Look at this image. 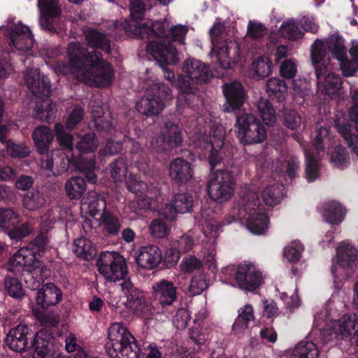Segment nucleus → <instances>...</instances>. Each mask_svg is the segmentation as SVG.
Segmentation results:
<instances>
[{"label":"nucleus","instance_id":"22","mask_svg":"<svg viewBox=\"0 0 358 358\" xmlns=\"http://www.w3.org/2000/svg\"><path fill=\"white\" fill-rule=\"evenodd\" d=\"M225 99L222 110L233 113L237 115L247 99V92L243 85L238 81L224 83L222 86Z\"/></svg>","mask_w":358,"mask_h":358},{"label":"nucleus","instance_id":"32","mask_svg":"<svg viewBox=\"0 0 358 358\" xmlns=\"http://www.w3.org/2000/svg\"><path fill=\"white\" fill-rule=\"evenodd\" d=\"M32 138L36 151L41 157L49 153L54 134L48 127L43 125L36 127L32 133Z\"/></svg>","mask_w":358,"mask_h":358},{"label":"nucleus","instance_id":"63","mask_svg":"<svg viewBox=\"0 0 358 358\" xmlns=\"http://www.w3.org/2000/svg\"><path fill=\"white\" fill-rule=\"evenodd\" d=\"M180 266L184 272L192 273L199 270L202 267V262L195 256L187 255L183 258Z\"/></svg>","mask_w":358,"mask_h":358},{"label":"nucleus","instance_id":"8","mask_svg":"<svg viewBox=\"0 0 358 358\" xmlns=\"http://www.w3.org/2000/svg\"><path fill=\"white\" fill-rule=\"evenodd\" d=\"M48 243L47 234L40 232L27 247L20 248L10 259L9 270L13 271L17 266H24L32 275H41L43 262L39 258L43 255Z\"/></svg>","mask_w":358,"mask_h":358},{"label":"nucleus","instance_id":"9","mask_svg":"<svg viewBox=\"0 0 358 358\" xmlns=\"http://www.w3.org/2000/svg\"><path fill=\"white\" fill-rule=\"evenodd\" d=\"M108 340L106 348L110 358H139L141 349L136 339L122 324L110 326Z\"/></svg>","mask_w":358,"mask_h":358},{"label":"nucleus","instance_id":"34","mask_svg":"<svg viewBox=\"0 0 358 358\" xmlns=\"http://www.w3.org/2000/svg\"><path fill=\"white\" fill-rule=\"evenodd\" d=\"M327 48L322 41L317 39L311 46L310 57L316 76L327 72L325 64Z\"/></svg>","mask_w":358,"mask_h":358},{"label":"nucleus","instance_id":"12","mask_svg":"<svg viewBox=\"0 0 358 358\" xmlns=\"http://www.w3.org/2000/svg\"><path fill=\"white\" fill-rule=\"evenodd\" d=\"M235 126L237 127V137L243 145L259 143L266 138L265 127L252 114L237 115Z\"/></svg>","mask_w":358,"mask_h":358},{"label":"nucleus","instance_id":"35","mask_svg":"<svg viewBox=\"0 0 358 358\" xmlns=\"http://www.w3.org/2000/svg\"><path fill=\"white\" fill-rule=\"evenodd\" d=\"M338 263L343 268L352 269L357 264V250L349 243H343L337 249Z\"/></svg>","mask_w":358,"mask_h":358},{"label":"nucleus","instance_id":"19","mask_svg":"<svg viewBox=\"0 0 358 358\" xmlns=\"http://www.w3.org/2000/svg\"><path fill=\"white\" fill-rule=\"evenodd\" d=\"M351 122L345 120L335 122L338 133L344 138L349 148L358 157V90L352 96V106L348 111Z\"/></svg>","mask_w":358,"mask_h":358},{"label":"nucleus","instance_id":"49","mask_svg":"<svg viewBox=\"0 0 358 358\" xmlns=\"http://www.w3.org/2000/svg\"><path fill=\"white\" fill-rule=\"evenodd\" d=\"M330 162L339 169H344L350 164V155L348 150L341 145H336L331 151Z\"/></svg>","mask_w":358,"mask_h":358},{"label":"nucleus","instance_id":"64","mask_svg":"<svg viewBox=\"0 0 358 358\" xmlns=\"http://www.w3.org/2000/svg\"><path fill=\"white\" fill-rule=\"evenodd\" d=\"M266 33V28L261 22L250 21L248 24V35L254 39L262 38Z\"/></svg>","mask_w":358,"mask_h":358},{"label":"nucleus","instance_id":"23","mask_svg":"<svg viewBox=\"0 0 358 358\" xmlns=\"http://www.w3.org/2000/svg\"><path fill=\"white\" fill-rule=\"evenodd\" d=\"M358 324L355 314L345 315L339 320L338 327L324 328L320 331V341L323 345L334 339L347 340L352 335V331Z\"/></svg>","mask_w":358,"mask_h":358},{"label":"nucleus","instance_id":"62","mask_svg":"<svg viewBox=\"0 0 358 358\" xmlns=\"http://www.w3.org/2000/svg\"><path fill=\"white\" fill-rule=\"evenodd\" d=\"M85 115L84 110L80 107H76L70 113L65 127L67 129L71 131L83 120Z\"/></svg>","mask_w":358,"mask_h":358},{"label":"nucleus","instance_id":"59","mask_svg":"<svg viewBox=\"0 0 358 358\" xmlns=\"http://www.w3.org/2000/svg\"><path fill=\"white\" fill-rule=\"evenodd\" d=\"M303 250V245L300 241H293L292 245L285 248L284 257L289 262L296 263L300 260Z\"/></svg>","mask_w":358,"mask_h":358},{"label":"nucleus","instance_id":"2","mask_svg":"<svg viewBox=\"0 0 358 358\" xmlns=\"http://www.w3.org/2000/svg\"><path fill=\"white\" fill-rule=\"evenodd\" d=\"M162 22L166 24L164 33L160 34L155 31L156 33L152 34L150 38L148 41L146 50L154 57L162 69L165 79L173 80L174 72L171 67L179 61V55L173 42L177 41L183 44L187 29L182 25L170 28L166 21Z\"/></svg>","mask_w":358,"mask_h":358},{"label":"nucleus","instance_id":"21","mask_svg":"<svg viewBox=\"0 0 358 358\" xmlns=\"http://www.w3.org/2000/svg\"><path fill=\"white\" fill-rule=\"evenodd\" d=\"M155 301L165 311L173 312L179 303L178 287L167 279H161L152 284Z\"/></svg>","mask_w":358,"mask_h":358},{"label":"nucleus","instance_id":"24","mask_svg":"<svg viewBox=\"0 0 358 358\" xmlns=\"http://www.w3.org/2000/svg\"><path fill=\"white\" fill-rule=\"evenodd\" d=\"M183 136L181 127L171 121L164 123L159 136L156 143L158 145L157 152H169L182 145Z\"/></svg>","mask_w":358,"mask_h":358},{"label":"nucleus","instance_id":"53","mask_svg":"<svg viewBox=\"0 0 358 358\" xmlns=\"http://www.w3.org/2000/svg\"><path fill=\"white\" fill-rule=\"evenodd\" d=\"M46 200L43 195L38 191L29 192L23 198L22 203L25 208L29 210H35L41 208Z\"/></svg>","mask_w":358,"mask_h":358},{"label":"nucleus","instance_id":"38","mask_svg":"<svg viewBox=\"0 0 358 358\" xmlns=\"http://www.w3.org/2000/svg\"><path fill=\"white\" fill-rule=\"evenodd\" d=\"M322 215L327 222L337 225L343 221L345 209L340 203L331 201L324 203Z\"/></svg>","mask_w":358,"mask_h":358},{"label":"nucleus","instance_id":"17","mask_svg":"<svg viewBox=\"0 0 358 358\" xmlns=\"http://www.w3.org/2000/svg\"><path fill=\"white\" fill-rule=\"evenodd\" d=\"M224 127L221 124H214L207 139L200 143L201 149L205 151L204 155H208L211 171H213L215 166L224 159Z\"/></svg>","mask_w":358,"mask_h":358},{"label":"nucleus","instance_id":"41","mask_svg":"<svg viewBox=\"0 0 358 358\" xmlns=\"http://www.w3.org/2000/svg\"><path fill=\"white\" fill-rule=\"evenodd\" d=\"M97 147L98 139L96 134L93 132L85 134L80 137L76 144L75 148L78 152L77 157H85L84 154H94ZM91 157L95 158L94 155H92Z\"/></svg>","mask_w":358,"mask_h":358},{"label":"nucleus","instance_id":"45","mask_svg":"<svg viewBox=\"0 0 358 358\" xmlns=\"http://www.w3.org/2000/svg\"><path fill=\"white\" fill-rule=\"evenodd\" d=\"M318 84H323L325 92L327 94H336L342 85L341 78L335 73H326L316 76Z\"/></svg>","mask_w":358,"mask_h":358},{"label":"nucleus","instance_id":"29","mask_svg":"<svg viewBox=\"0 0 358 358\" xmlns=\"http://www.w3.org/2000/svg\"><path fill=\"white\" fill-rule=\"evenodd\" d=\"M162 261V252L155 245H148L140 248L136 262L138 265L145 269L157 268Z\"/></svg>","mask_w":358,"mask_h":358},{"label":"nucleus","instance_id":"1","mask_svg":"<svg viewBox=\"0 0 358 358\" xmlns=\"http://www.w3.org/2000/svg\"><path fill=\"white\" fill-rule=\"evenodd\" d=\"M69 62L57 61L55 71L62 75L81 73L92 80L99 87L111 84L115 72L112 65L102 59L101 52L89 51L85 45L80 42H71L67 48Z\"/></svg>","mask_w":358,"mask_h":358},{"label":"nucleus","instance_id":"20","mask_svg":"<svg viewBox=\"0 0 358 358\" xmlns=\"http://www.w3.org/2000/svg\"><path fill=\"white\" fill-rule=\"evenodd\" d=\"M20 222L17 212L12 208H0V230L11 239L19 241L31 234V224L28 222L20 224Z\"/></svg>","mask_w":358,"mask_h":358},{"label":"nucleus","instance_id":"43","mask_svg":"<svg viewBox=\"0 0 358 358\" xmlns=\"http://www.w3.org/2000/svg\"><path fill=\"white\" fill-rule=\"evenodd\" d=\"M327 48L334 58L343 62L347 57V48L344 40L339 35H331L327 40Z\"/></svg>","mask_w":358,"mask_h":358},{"label":"nucleus","instance_id":"15","mask_svg":"<svg viewBox=\"0 0 358 358\" xmlns=\"http://www.w3.org/2000/svg\"><path fill=\"white\" fill-rule=\"evenodd\" d=\"M224 274L234 275L238 287L248 292L258 289L263 282L262 273L252 263H241L237 267L230 265L223 269Z\"/></svg>","mask_w":358,"mask_h":358},{"label":"nucleus","instance_id":"42","mask_svg":"<svg viewBox=\"0 0 358 358\" xmlns=\"http://www.w3.org/2000/svg\"><path fill=\"white\" fill-rule=\"evenodd\" d=\"M319 350L313 341L299 342L290 354L289 358H318Z\"/></svg>","mask_w":358,"mask_h":358},{"label":"nucleus","instance_id":"10","mask_svg":"<svg viewBox=\"0 0 358 358\" xmlns=\"http://www.w3.org/2000/svg\"><path fill=\"white\" fill-rule=\"evenodd\" d=\"M239 205L238 218L246 219L248 230L253 234H264L268 229L269 218L266 213L258 210L260 202L257 194L243 191Z\"/></svg>","mask_w":358,"mask_h":358},{"label":"nucleus","instance_id":"56","mask_svg":"<svg viewBox=\"0 0 358 358\" xmlns=\"http://www.w3.org/2000/svg\"><path fill=\"white\" fill-rule=\"evenodd\" d=\"M164 217L160 215L159 218L154 219L150 226L149 231L151 236L156 238H163L166 237L170 232V227L162 220Z\"/></svg>","mask_w":358,"mask_h":358},{"label":"nucleus","instance_id":"47","mask_svg":"<svg viewBox=\"0 0 358 358\" xmlns=\"http://www.w3.org/2000/svg\"><path fill=\"white\" fill-rule=\"evenodd\" d=\"M287 85L280 78H271L266 84V92L270 97L276 98L278 101H281L287 94Z\"/></svg>","mask_w":358,"mask_h":358},{"label":"nucleus","instance_id":"3","mask_svg":"<svg viewBox=\"0 0 358 358\" xmlns=\"http://www.w3.org/2000/svg\"><path fill=\"white\" fill-rule=\"evenodd\" d=\"M6 345L17 352L33 351L34 358H50L56 352L55 339L49 329H41L34 334L27 325L18 324L9 330Z\"/></svg>","mask_w":358,"mask_h":358},{"label":"nucleus","instance_id":"55","mask_svg":"<svg viewBox=\"0 0 358 358\" xmlns=\"http://www.w3.org/2000/svg\"><path fill=\"white\" fill-rule=\"evenodd\" d=\"M6 152L13 158L23 159L29 156V147L24 143H15L8 140L6 145Z\"/></svg>","mask_w":358,"mask_h":358},{"label":"nucleus","instance_id":"48","mask_svg":"<svg viewBox=\"0 0 358 358\" xmlns=\"http://www.w3.org/2000/svg\"><path fill=\"white\" fill-rule=\"evenodd\" d=\"M283 186L274 183L266 187L262 192V199L267 206H273L280 203L283 196Z\"/></svg>","mask_w":358,"mask_h":358},{"label":"nucleus","instance_id":"33","mask_svg":"<svg viewBox=\"0 0 358 358\" xmlns=\"http://www.w3.org/2000/svg\"><path fill=\"white\" fill-rule=\"evenodd\" d=\"M85 35L87 44L93 48L92 50L100 49L107 54L111 52V40L108 34L96 29H90L85 31Z\"/></svg>","mask_w":358,"mask_h":358},{"label":"nucleus","instance_id":"30","mask_svg":"<svg viewBox=\"0 0 358 358\" xmlns=\"http://www.w3.org/2000/svg\"><path fill=\"white\" fill-rule=\"evenodd\" d=\"M9 34V45L17 50L25 52L34 47V36L28 27H15L10 31Z\"/></svg>","mask_w":358,"mask_h":358},{"label":"nucleus","instance_id":"7","mask_svg":"<svg viewBox=\"0 0 358 358\" xmlns=\"http://www.w3.org/2000/svg\"><path fill=\"white\" fill-rule=\"evenodd\" d=\"M146 10L145 3L141 0H131L129 2L130 18L124 19L120 24V27L123 29L127 36L130 38L141 39L150 38L152 34L164 33L165 24L162 21H155L148 25L143 23Z\"/></svg>","mask_w":358,"mask_h":358},{"label":"nucleus","instance_id":"25","mask_svg":"<svg viewBox=\"0 0 358 358\" xmlns=\"http://www.w3.org/2000/svg\"><path fill=\"white\" fill-rule=\"evenodd\" d=\"M194 199L189 192L178 193L172 198L171 203L160 210L159 215L166 220L171 222L175 220L178 213L190 212L193 207Z\"/></svg>","mask_w":358,"mask_h":358},{"label":"nucleus","instance_id":"31","mask_svg":"<svg viewBox=\"0 0 358 358\" xmlns=\"http://www.w3.org/2000/svg\"><path fill=\"white\" fill-rule=\"evenodd\" d=\"M10 262L7 265L8 273L5 275L3 280V287L6 293L10 297L20 299L24 295V290L22 283L16 275L17 273L21 271H27L24 266H17V269L11 271L9 270Z\"/></svg>","mask_w":358,"mask_h":358},{"label":"nucleus","instance_id":"61","mask_svg":"<svg viewBox=\"0 0 358 358\" xmlns=\"http://www.w3.org/2000/svg\"><path fill=\"white\" fill-rule=\"evenodd\" d=\"M180 252L173 245L167 248L164 255H162V266L170 268L176 266L180 259Z\"/></svg>","mask_w":358,"mask_h":358},{"label":"nucleus","instance_id":"37","mask_svg":"<svg viewBox=\"0 0 358 358\" xmlns=\"http://www.w3.org/2000/svg\"><path fill=\"white\" fill-rule=\"evenodd\" d=\"M84 176H85L84 175ZM88 182L86 177L73 176L69 178L65 182V192L66 196L71 200L80 199L85 193L87 184Z\"/></svg>","mask_w":358,"mask_h":358},{"label":"nucleus","instance_id":"28","mask_svg":"<svg viewBox=\"0 0 358 358\" xmlns=\"http://www.w3.org/2000/svg\"><path fill=\"white\" fill-rule=\"evenodd\" d=\"M217 57L220 67L224 69H231L236 65L241 54V48L236 41H230L217 47Z\"/></svg>","mask_w":358,"mask_h":358},{"label":"nucleus","instance_id":"57","mask_svg":"<svg viewBox=\"0 0 358 358\" xmlns=\"http://www.w3.org/2000/svg\"><path fill=\"white\" fill-rule=\"evenodd\" d=\"M127 164L126 160L120 157L110 164V175L115 181H122L126 178L127 173Z\"/></svg>","mask_w":358,"mask_h":358},{"label":"nucleus","instance_id":"16","mask_svg":"<svg viewBox=\"0 0 358 358\" xmlns=\"http://www.w3.org/2000/svg\"><path fill=\"white\" fill-rule=\"evenodd\" d=\"M121 293L126 301L124 305L138 317H148L150 311V303L145 292L136 287L130 280L124 279L120 283Z\"/></svg>","mask_w":358,"mask_h":358},{"label":"nucleus","instance_id":"4","mask_svg":"<svg viewBox=\"0 0 358 358\" xmlns=\"http://www.w3.org/2000/svg\"><path fill=\"white\" fill-rule=\"evenodd\" d=\"M182 70L183 73L178 74L177 78L174 75L173 80H168L180 90L177 103L178 111L192 103L198 84L207 83L213 77L209 66L194 59L185 60Z\"/></svg>","mask_w":358,"mask_h":358},{"label":"nucleus","instance_id":"44","mask_svg":"<svg viewBox=\"0 0 358 358\" xmlns=\"http://www.w3.org/2000/svg\"><path fill=\"white\" fill-rule=\"evenodd\" d=\"M258 113L263 121L267 126H273L276 122V112L268 99L261 97L257 103Z\"/></svg>","mask_w":358,"mask_h":358},{"label":"nucleus","instance_id":"39","mask_svg":"<svg viewBox=\"0 0 358 358\" xmlns=\"http://www.w3.org/2000/svg\"><path fill=\"white\" fill-rule=\"evenodd\" d=\"M73 251L78 257L86 261L93 259L96 255L93 243L85 237H80L74 241Z\"/></svg>","mask_w":358,"mask_h":358},{"label":"nucleus","instance_id":"27","mask_svg":"<svg viewBox=\"0 0 358 358\" xmlns=\"http://www.w3.org/2000/svg\"><path fill=\"white\" fill-rule=\"evenodd\" d=\"M62 292L53 282H47L37 291L35 296L36 305L42 309L58 304L62 299Z\"/></svg>","mask_w":358,"mask_h":358},{"label":"nucleus","instance_id":"54","mask_svg":"<svg viewBox=\"0 0 358 358\" xmlns=\"http://www.w3.org/2000/svg\"><path fill=\"white\" fill-rule=\"evenodd\" d=\"M305 174L308 182H313L320 177L319 162L312 154L306 156Z\"/></svg>","mask_w":358,"mask_h":358},{"label":"nucleus","instance_id":"46","mask_svg":"<svg viewBox=\"0 0 358 358\" xmlns=\"http://www.w3.org/2000/svg\"><path fill=\"white\" fill-rule=\"evenodd\" d=\"M101 224L105 232L113 236L118 235L122 227L119 218L106 210L101 213Z\"/></svg>","mask_w":358,"mask_h":358},{"label":"nucleus","instance_id":"60","mask_svg":"<svg viewBox=\"0 0 358 358\" xmlns=\"http://www.w3.org/2000/svg\"><path fill=\"white\" fill-rule=\"evenodd\" d=\"M280 29L282 34L291 40H297L303 36L299 24L294 20L284 22L281 25Z\"/></svg>","mask_w":358,"mask_h":358},{"label":"nucleus","instance_id":"6","mask_svg":"<svg viewBox=\"0 0 358 358\" xmlns=\"http://www.w3.org/2000/svg\"><path fill=\"white\" fill-rule=\"evenodd\" d=\"M25 83L31 92L41 101L36 102L33 111L34 118L50 123L55 115L54 106L49 99L51 91L48 77L41 76L39 69L28 68L24 76Z\"/></svg>","mask_w":358,"mask_h":358},{"label":"nucleus","instance_id":"50","mask_svg":"<svg viewBox=\"0 0 358 358\" xmlns=\"http://www.w3.org/2000/svg\"><path fill=\"white\" fill-rule=\"evenodd\" d=\"M272 62L266 57H260L252 63L250 72L259 79H264L271 73Z\"/></svg>","mask_w":358,"mask_h":358},{"label":"nucleus","instance_id":"51","mask_svg":"<svg viewBox=\"0 0 358 358\" xmlns=\"http://www.w3.org/2000/svg\"><path fill=\"white\" fill-rule=\"evenodd\" d=\"M279 120L287 128L294 130L301 124V116L294 109L283 108L279 113Z\"/></svg>","mask_w":358,"mask_h":358},{"label":"nucleus","instance_id":"40","mask_svg":"<svg viewBox=\"0 0 358 358\" xmlns=\"http://www.w3.org/2000/svg\"><path fill=\"white\" fill-rule=\"evenodd\" d=\"M129 159L131 164L136 166L139 171L145 172L148 169V155L138 142L131 141Z\"/></svg>","mask_w":358,"mask_h":358},{"label":"nucleus","instance_id":"58","mask_svg":"<svg viewBox=\"0 0 358 358\" xmlns=\"http://www.w3.org/2000/svg\"><path fill=\"white\" fill-rule=\"evenodd\" d=\"M55 131L59 144L67 149L69 152L73 153V136L64 131V127L61 123H56L55 124Z\"/></svg>","mask_w":358,"mask_h":358},{"label":"nucleus","instance_id":"52","mask_svg":"<svg viewBox=\"0 0 358 358\" xmlns=\"http://www.w3.org/2000/svg\"><path fill=\"white\" fill-rule=\"evenodd\" d=\"M199 243L198 236L195 231L190 230L187 234L182 235L173 244L177 249L182 252H188L191 251L193 247Z\"/></svg>","mask_w":358,"mask_h":358},{"label":"nucleus","instance_id":"36","mask_svg":"<svg viewBox=\"0 0 358 358\" xmlns=\"http://www.w3.org/2000/svg\"><path fill=\"white\" fill-rule=\"evenodd\" d=\"M126 184L127 189L139 197L143 194L151 198L157 197L161 195V191L159 187H149L145 182L138 180L134 176H130Z\"/></svg>","mask_w":358,"mask_h":358},{"label":"nucleus","instance_id":"18","mask_svg":"<svg viewBox=\"0 0 358 358\" xmlns=\"http://www.w3.org/2000/svg\"><path fill=\"white\" fill-rule=\"evenodd\" d=\"M38 6L41 29L51 34H62L64 24L60 19L62 8L59 0H38Z\"/></svg>","mask_w":358,"mask_h":358},{"label":"nucleus","instance_id":"11","mask_svg":"<svg viewBox=\"0 0 358 358\" xmlns=\"http://www.w3.org/2000/svg\"><path fill=\"white\" fill-rule=\"evenodd\" d=\"M171 96L170 87L164 83H153L145 92V94L136 103V110L146 116H156L161 113L164 101Z\"/></svg>","mask_w":358,"mask_h":358},{"label":"nucleus","instance_id":"14","mask_svg":"<svg viewBox=\"0 0 358 358\" xmlns=\"http://www.w3.org/2000/svg\"><path fill=\"white\" fill-rule=\"evenodd\" d=\"M236 187V180L231 171L218 169L213 172V177L207 185V192L210 198L217 203L228 201L233 196Z\"/></svg>","mask_w":358,"mask_h":358},{"label":"nucleus","instance_id":"5","mask_svg":"<svg viewBox=\"0 0 358 358\" xmlns=\"http://www.w3.org/2000/svg\"><path fill=\"white\" fill-rule=\"evenodd\" d=\"M96 159L94 157H76L71 153L70 157L66 153L58 150L48 153L41 158L42 169L52 171L55 176H59L68 170L79 171L85 176L88 183L95 184L97 176L94 173L96 169Z\"/></svg>","mask_w":358,"mask_h":358},{"label":"nucleus","instance_id":"13","mask_svg":"<svg viewBox=\"0 0 358 358\" xmlns=\"http://www.w3.org/2000/svg\"><path fill=\"white\" fill-rule=\"evenodd\" d=\"M98 270L107 281L116 282L127 279L126 259L117 252H102L96 262Z\"/></svg>","mask_w":358,"mask_h":358},{"label":"nucleus","instance_id":"26","mask_svg":"<svg viewBox=\"0 0 358 358\" xmlns=\"http://www.w3.org/2000/svg\"><path fill=\"white\" fill-rule=\"evenodd\" d=\"M192 164L182 157L172 160L169 166V176L172 183L178 187L185 186L193 178Z\"/></svg>","mask_w":358,"mask_h":358}]
</instances>
